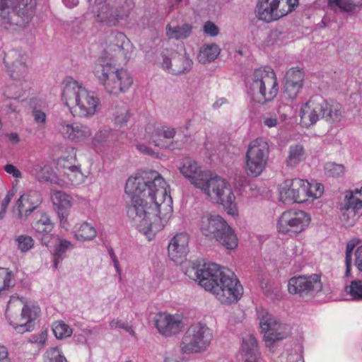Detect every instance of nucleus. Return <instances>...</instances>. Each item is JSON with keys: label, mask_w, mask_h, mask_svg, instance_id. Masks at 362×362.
<instances>
[{"label": "nucleus", "mask_w": 362, "mask_h": 362, "mask_svg": "<svg viewBox=\"0 0 362 362\" xmlns=\"http://www.w3.org/2000/svg\"><path fill=\"white\" fill-rule=\"evenodd\" d=\"M325 172L329 177H340L344 173V166L341 164L329 162L325 165Z\"/></svg>", "instance_id": "49530a36"}, {"label": "nucleus", "mask_w": 362, "mask_h": 362, "mask_svg": "<svg viewBox=\"0 0 362 362\" xmlns=\"http://www.w3.org/2000/svg\"><path fill=\"white\" fill-rule=\"evenodd\" d=\"M341 117L340 104L327 101L318 95L311 97L300 110L301 122L305 126L315 124L320 118L334 122L339 121Z\"/></svg>", "instance_id": "39448f33"}, {"label": "nucleus", "mask_w": 362, "mask_h": 362, "mask_svg": "<svg viewBox=\"0 0 362 362\" xmlns=\"http://www.w3.org/2000/svg\"><path fill=\"white\" fill-rule=\"evenodd\" d=\"M109 254H110L111 259L113 262L114 266H115L117 272L118 273H120L121 270L119 268V262H118L117 258L116 255H115L113 250L112 248L109 250Z\"/></svg>", "instance_id": "774afa93"}, {"label": "nucleus", "mask_w": 362, "mask_h": 362, "mask_svg": "<svg viewBox=\"0 0 362 362\" xmlns=\"http://www.w3.org/2000/svg\"><path fill=\"white\" fill-rule=\"evenodd\" d=\"M33 116L36 123L42 124L45 123L46 115L42 110L34 109L33 110Z\"/></svg>", "instance_id": "13d9d810"}, {"label": "nucleus", "mask_w": 362, "mask_h": 362, "mask_svg": "<svg viewBox=\"0 0 362 362\" xmlns=\"http://www.w3.org/2000/svg\"><path fill=\"white\" fill-rule=\"evenodd\" d=\"M13 197V194L8 193L6 196L3 199L1 204V211H0V219L4 218V214L6 211L7 207L11 200V198Z\"/></svg>", "instance_id": "052dcab7"}, {"label": "nucleus", "mask_w": 362, "mask_h": 362, "mask_svg": "<svg viewBox=\"0 0 362 362\" xmlns=\"http://www.w3.org/2000/svg\"><path fill=\"white\" fill-rule=\"evenodd\" d=\"M154 145L160 147L163 149H168L170 151L179 150L181 149L184 146V141L182 140H180L178 139H173L168 142L166 141H154Z\"/></svg>", "instance_id": "de8ad7c7"}, {"label": "nucleus", "mask_w": 362, "mask_h": 362, "mask_svg": "<svg viewBox=\"0 0 362 362\" xmlns=\"http://www.w3.org/2000/svg\"><path fill=\"white\" fill-rule=\"evenodd\" d=\"M18 243V249L22 252H26L30 250L34 245L33 239L28 235H21L16 238Z\"/></svg>", "instance_id": "8fccbe9b"}, {"label": "nucleus", "mask_w": 362, "mask_h": 362, "mask_svg": "<svg viewBox=\"0 0 362 362\" xmlns=\"http://www.w3.org/2000/svg\"><path fill=\"white\" fill-rule=\"evenodd\" d=\"M62 97L74 117H92L100 105V99L94 92L88 91L73 79L64 82Z\"/></svg>", "instance_id": "20e7f679"}, {"label": "nucleus", "mask_w": 362, "mask_h": 362, "mask_svg": "<svg viewBox=\"0 0 362 362\" xmlns=\"http://www.w3.org/2000/svg\"><path fill=\"white\" fill-rule=\"evenodd\" d=\"M4 170L8 174L12 175L13 177L19 178L22 177L21 172L13 165L6 164L4 167Z\"/></svg>", "instance_id": "4d7b16f0"}, {"label": "nucleus", "mask_w": 362, "mask_h": 362, "mask_svg": "<svg viewBox=\"0 0 362 362\" xmlns=\"http://www.w3.org/2000/svg\"><path fill=\"white\" fill-rule=\"evenodd\" d=\"M70 153H71L70 156H66H66H63V157H61L59 159V164L61 166H62V164L61 163L60 161H61V159H62V158H65L66 159L65 163H66V165H71V162H72L73 164H76L75 163H76V151H75V149L74 148H71Z\"/></svg>", "instance_id": "e2e57ef3"}, {"label": "nucleus", "mask_w": 362, "mask_h": 362, "mask_svg": "<svg viewBox=\"0 0 362 362\" xmlns=\"http://www.w3.org/2000/svg\"><path fill=\"white\" fill-rule=\"evenodd\" d=\"M56 241L58 243L55 245V250L53 255V267L57 269L59 264L63 259L64 255L71 246V243L70 241L59 238H57Z\"/></svg>", "instance_id": "e433bc0d"}, {"label": "nucleus", "mask_w": 362, "mask_h": 362, "mask_svg": "<svg viewBox=\"0 0 362 362\" xmlns=\"http://www.w3.org/2000/svg\"><path fill=\"white\" fill-rule=\"evenodd\" d=\"M213 338L211 330L205 325H192L185 332L180 349L184 354L199 353L210 345Z\"/></svg>", "instance_id": "f8f14e48"}, {"label": "nucleus", "mask_w": 362, "mask_h": 362, "mask_svg": "<svg viewBox=\"0 0 362 362\" xmlns=\"http://www.w3.org/2000/svg\"><path fill=\"white\" fill-rule=\"evenodd\" d=\"M15 280L13 279L11 272L8 269H0V295L10 287L13 286Z\"/></svg>", "instance_id": "ea45409f"}, {"label": "nucleus", "mask_w": 362, "mask_h": 362, "mask_svg": "<svg viewBox=\"0 0 362 362\" xmlns=\"http://www.w3.org/2000/svg\"><path fill=\"white\" fill-rule=\"evenodd\" d=\"M187 274L198 281L199 285L211 292L223 304L236 303L243 295V288L234 273L215 263L204 264L201 269L193 266Z\"/></svg>", "instance_id": "f03ea898"}, {"label": "nucleus", "mask_w": 362, "mask_h": 362, "mask_svg": "<svg viewBox=\"0 0 362 362\" xmlns=\"http://www.w3.org/2000/svg\"><path fill=\"white\" fill-rule=\"evenodd\" d=\"M40 312L38 307L30 308L28 305H25L22 308L19 325L11 324L14 329L18 333L23 334L25 332H30L33 329L32 321L34 320L37 313Z\"/></svg>", "instance_id": "c85d7f7f"}, {"label": "nucleus", "mask_w": 362, "mask_h": 362, "mask_svg": "<svg viewBox=\"0 0 362 362\" xmlns=\"http://www.w3.org/2000/svg\"><path fill=\"white\" fill-rule=\"evenodd\" d=\"M95 75L110 94L117 95L129 88L133 79L124 69H118L113 62L103 61L96 65Z\"/></svg>", "instance_id": "0eeeda50"}, {"label": "nucleus", "mask_w": 362, "mask_h": 362, "mask_svg": "<svg viewBox=\"0 0 362 362\" xmlns=\"http://www.w3.org/2000/svg\"><path fill=\"white\" fill-rule=\"evenodd\" d=\"M354 264L358 270L362 272V245L359 246L355 251Z\"/></svg>", "instance_id": "bf43d9fd"}, {"label": "nucleus", "mask_w": 362, "mask_h": 362, "mask_svg": "<svg viewBox=\"0 0 362 362\" xmlns=\"http://www.w3.org/2000/svg\"><path fill=\"white\" fill-rule=\"evenodd\" d=\"M21 93L15 94L13 95H10L8 97V98H6L3 100L2 107L6 112H15L16 111V103H18L16 100L21 96Z\"/></svg>", "instance_id": "603ef678"}, {"label": "nucleus", "mask_w": 362, "mask_h": 362, "mask_svg": "<svg viewBox=\"0 0 362 362\" xmlns=\"http://www.w3.org/2000/svg\"><path fill=\"white\" fill-rule=\"evenodd\" d=\"M305 159V150L302 145L296 144L289 147L286 160L287 166L295 167Z\"/></svg>", "instance_id": "f704fd0d"}, {"label": "nucleus", "mask_w": 362, "mask_h": 362, "mask_svg": "<svg viewBox=\"0 0 362 362\" xmlns=\"http://www.w3.org/2000/svg\"><path fill=\"white\" fill-rule=\"evenodd\" d=\"M259 325L267 347H272L276 342L286 338L291 332L288 325L280 323L267 313L261 317Z\"/></svg>", "instance_id": "2eb2a0df"}, {"label": "nucleus", "mask_w": 362, "mask_h": 362, "mask_svg": "<svg viewBox=\"0 0 362 362\" xmlns=\"http://www.w3.org/2000/svg\"><path fill=\"white\" fill-rule=\"evenodd\" d=\"M112 139V133L110 129L100 130L95 136V141L99 144L109 141Z\"/></svg>", "instance_id": "5fc2aeb1"}, {"label": "nucleus", "mask_w": 362, "mask_h": 362, "mask_svg": "<svg viewBox=\"0 0 362 362\" xmlns=\"http://www.w3.org/2000/svg\"><path fill=\"white\" fill-rule=\"evenodd\" d=\"M32 176L40 182L52 181V170L43 162L35 163L29 170Z\"/></svg>", "instance_id": "2f4dec72"}, {"label": "nucleus", "mask_w": 362, "mask_h": 362, "mask_svg": "<svg viewBox=\"0 0 362 362\" xmlns=\"http://www.w3.org/2000/svg\"><path fill=\"white\" fill-rule=\"evenodd\" d=\"M59 132L65 139L74 141H83L92 134L88 126L81 124H62Z\"/></svg>", "instance_id": "bb28decb"}, {"label": "nucleus", "mask_w": 362, "mask_h": 362, "mask_svg": "<svg viewBox=\"0 0 362 362\" xmlns=\"http://www.w3.org/2000/svg\"><path fill=\"white\" fill-rule=\"evenodd\" d=\"M308 186V180L299 178L286 180L280 189V200L284 203L306 202Z\"/></svg>", "instance_id": "aec40b11"}, {"label": "nucleus", "mask_w": 362, "mask_h": 362, "mask_svg": "<svg viewBox=\"0 0 362 362\" xmlns=\"http://www.w3.org/2000/svg\"><path fill=\"white\" fill-rule=\"evenodd\" d=\"M269 146L263 139L251 141L246 153V172L248 175L256 177L259 176L267 165Z\"/></svg>", "instance_id": "ddd939ff"}, {"label": "nucleus", "mask_w": 362, "mask_h": 362, "mask_svg": "<svg viewBox=\"0 0 362 362\" xmlns=\"http://www.w3.org/2000/svg\"><path fill=\"white\" fill-rule=\"evenodd\" d=\"M53 332L57 339L70 337L72 334L71 328L64 322H56L53 325Z\"/></svg>", "instance_id": "37998d69"}, {"label": "nucleus", "mask_w": 362, "mask_h": 362, "mask_svg": "<svg viewBox=\"0 0 362 362\" xmlns=\"http://www.w3.org/2000/svg\"><path fill=\"white\" fill-rule=\"evenodd\" d=\"M264 124L271 128L276 127L278 124V120L276 117H266L264 120Z\"/></svg>", "instance_id": "338daca9"}, {"label": "nucleus", "mask_w": 362, "mask_h": 362, "mask_svg": "<svg viewBox=\"0 0 362 362\" xmlns=\"http://www.w3.org/2000/svg\"><path fill=\"white\" fill-rule=\"evenodd\" d=\"M180 170L197 188L222 204L228 214L236 212L235 197L231 186L224 179L218 175L211 177L208 173L200 170L197 162L190 158L183 160Z\"/></svg>", "instance_id": "7ed1b4c3"}, {"label": "nucleus", "mask_w": 362, "mask_h": 362, "mask_svg": "<svg viewBox=\"0 0 362 362\" xmlns=\"http://www.w3.org/2000/svg\"><path fill=\"white\" fill-rule=\"evenodd\" d=\"M322 289L320 276L317 274L294 276L290 279L288 284V290L290 293L298 294L302 297L314 296Z\"/></svg>", "instance_id": "f3484780"}, {"label": "nucleus", "mask_w": 362, "mask_h": 362, "mask_svg": "<svg viewBox=\"0 0 362 362\" xmlns=\"http://www.w3.org/2000/svg\"><path fill=\"white\" fill-rule=\"evenodd\" d=\"M161 65L164 70L168 73L180 75L188 73L192 68L193 62L186 53L177 52H163L161 54Z\"/></svg>", "instance_id": "6ab92c4d"}, {"label": "nucleus", "mask_w": 362, "mask_h": 362, "mask_svg": "<svg viewBox=\"0 0 362 362\" xmlns=\"http://www.w3.org/2000/svg\"><path fill=\"white\" fill-rule=\"evenodd\" d=\"M154 324L159 333L165 337H171L180 332L184 327L179 315L159 313L154 317Z\"/></svg>", "instance_id": "4be33fe9"}, {"label": "nucleus", "mask_w": 362, "mask_h": 362, "mask_svg": "<svg viewBox=\"0 0 362 362\" xmlns=\"http://www.w3.org/2000/svg\"><path fill=\"white\" fill-rule=\"evenodd\" d=\"M189 236L187 233L176 234L168 244V256L171 260L180 263L188 252Z\"/></svg>", "instance_id": "393cba45"}, {"label": "nucleus", "mask_w": 362, "mask_h": 362, "mask_svg": "<svg viewBox=\"0 0 362 362\" xmlns=\"http://www.w3.org/2000/svg\"><path fill=\"white\" fill-rule=\"evenodd\" d=\"M167 188L165 180L155 170L127 180L125 192L132 198L127 205V216L143 233L155 234L164 228L160 215L167 216L173 211Z\"/></svg>", "instance_id": "f257e3e1"}, {"label": "nucleus", "mask_w": 362, "mask_h": 362, "mask_svg": "<svg viewBox=\"0 0 362 362\" xmlns=\"http://www.w3.org/2000/svg\"><path fill=\"white\" fill-rule=\"evenodd\" d=\"M328 6L332 8L337 7L344 12H351L356 8H361L362 1L356 4L354 0H328Z\"/></svg>", "instance_id": "58836bf2"}, {"label": "nucleus", "mask_w": 362, "mask_h": 362, "mask_svg": "<svg viewBox=\"0 0 362 362\" xmlns=\"http://www.w3.org/2000/svg\"><path fill=\"white\" fill-rule=\"evenodd\" d=\"M95 75L110 94L117 95L129 88L133 79L124 69H118L113 62L103 61L96 65Z\"/></svg>", "instance_id": "6e6552de"}, {"label": "nucleus", "mask_w": 362, "mask_h": 362, "mask_svg": "<svg viewBox=\"0 0 362 362\" xmlns=\"http://www.w3.org/2000/svg\"><path fill=\"white\" fill-rule=\"evenodd\" d=\"M136 148L142 153L152 156L155 155L154 151L151 148H149L148 146H147L144 144L136 145Z\"/></svg>", "instance_id": "69168bd1"}, {"label": "nucleus", "mask_w": 362, "mask_h": 362, "mask_svg": "<svg viewBox=\"0 0 362 362\" xmlns=\"http://www.w3.org/2000/svg\"><path fill=\"white\" fill-rule=\"evenodd\" d=\"M346 291L351 296L353 299L362 300V280L351 281L350 286H346Z\"/></svg>", "instance_id": "09e8293b"}, {"label": "nucleus", "mask_w": 362, "mask_h": 362, "mask_svg": "<svg viewBox=\"0 0 362 362\" xmlns=\"http://www.w3.org/2000/svg\"><path fill=\"white\" fill-rule=\"evenodd\" d=\"M27 55L18 50L11 49L5 53L4 62L10 77L17 81H25L28 68L26 64Z\"/></svg>", "instance_id": "a211bd4d"}, {"label": "nucleus", "mask_w": 362, "mask_h": 362, "mask_svg": "<svg viewBox=\"0 0 362 362\" xmlns=\"http://www.w3.org/2000/svg\"><path fill=\"white\" fill-rule=\"evenodd\" d=\"M37 235V238L41 240V243L42 245L49 247V243L52 240H57V237L52 236V234L49 233H42L41 235Z\"/></svg>", "instance_id": "0e129e2a"}, {"label": "nucleus", "mask_w": 362, "mask_h": 362, "mask_svg": "<svg viewBox=\"0 0 362 362\" xmlns=\"http://www.w3.org/2000/svg\"><path fill=\"white\" fill-rule=\"evenodd\" d=\"M45 362H67L58 347H52L47 350L44 355Z\"/></svg>", "instance_id": "79ce46f5"}, {"label": "nucleus", "mask_w": 362, "mask_h": 362, "mask_svg": "<svg viewBox=\"0 0 362 362\" xmlns=\"http://www.w3.org/2000/svg\"><path fill=\"white\" fill-rule=\"evenodd\" d=\"M33 0H0V27L6 30L24 26L31 19Z\"/></svg>", "instance_id": "9d476101"}, {"label": "nucleus", "mask_w": 362, "mask_h": 362, "mask_svg": "<svg viewBox=\"0 0 362 362\" xmlns=\"http://www.w3.org/2000/svg\"><path fill=\"white\" fill-rule=\"evenodd\" d=\"M310 217L303 211L290 210L284 212L278 221V229L282 233L297 234L309 225Z\"/></svg>", "instance_id": "dca6fc26"}, {"label": "nucleus", "mask_w": 362, "mask_h": 362, "mask_svg": "<svg viewBox=\"0 0 362 362\" xmlns=\"http://www.w3.org/2000/svg\"><path fill=\"white\" fill-rule=\"evenodd\" d=\"M302 87L303 86L293 83V82L290 83L284 81L283 91L284 96L288 100H293L297 97Z\"/></svg>", "instance_id": "c03bdc74"}, {"label": "nucleus", "mask_w": 362, "mask_h": 362, "mask_svg": "<svg viewBox=\"0 0 362 362\" xmlns=\"http://www.w3.org/2000/svg\"><path fill=\"white\" fill-rule=\"evenodd\" d=\"M192 25L188 23H185L181 25L171 26L168 25L166 26V34L170 38L175 40H184L189 37L192 34Z\"/></svg>", "instance_id": "72a5a7b5"}, {"label": "nucleus", "mask_w": 362, "mask_h": 362, "mask_svg": "<svg viewBox=\"0 0 362 362\" xmlns=\"http://www.w3.org/2000/svg\"><path fill=\"white\" fill-rule=\"evenodd\" d=\"M130 117V114L128 110H124L123 112L116 115L115 122L121 125L124 124L127 122Z\"/></svg>", "instance_id": "680f3d73"}, {"label": "nucleus", "mask_w": 362, "mask_h": 362, "mask_svg": "<svg viewBox=\"0 0 362 362\" xmlns=\"http://www.w3.org/2000/svg\"><path fill=\"white\" fill-rule=\"evenodd\" d=\"M33 229L38 235L42 233H49L53 229V223L46 213H41L40 218L33 225Z\"/></svg>", "instance_id": "4c0bfd02"}, {"label": "nucleus", "mask_w": 362, "mask_h": 362, "mask_svg": "<svg viewBox=\"0 0 362 362\" xmlns=\"http://www.w3.org/2000/svg\"><path fill=\"white\" fill-rule=\"evenodd\" d=\"M307 199L308 198L317 199L322 196L324 192V187L320 183L312 184L308 182V186L306 187Z\"/></svg>", "instance_id": "3c124183"}, {"label": "nucleus", "mask_w": 362, "mask_h": 362, "mask_svg": "<svg viewBox=\"0 0 362 362\" xmlns=\"http://www.w3.org/2000/svg\"><path fill=\"white\" fill-rule=\"evenodd\" d=\"M242 351L246 356L245 362H257L259 350L257 341L253 335L250 334L243 339Z\"/></svg>", "instance_id": "7c9ffc66"}, {"label": "nucleus", "mask_w": 362, "mask_h": 362, "mask_svg": "<svg viewBox=\"0 0 362 362\" xmlns=\"http://www.w3.org/2000/svg\"><path fill=\"white\" fill-rule=\"evenodd\" d=\"M251 81L248 93L253 101L265 104L277 95L279 84L276 74L271 67L255 69Z\"/></svg>", "instance_id": "423d86ee"}, {"label": "nucleus", "mask_w": 362, "mask_h": 362, "mask_svg": "<svg viewBox=\"0 0 362 362\" xmlns=\"http://www.w3.org/2000/svg\"><path fill=\"white\" fill-rule=\"evenodd\" d=\"M204 31L206 34L215 37L218 34V28L211 21H207L204 25Z\"/></svg>", "instance_id": "6e6d98bb"}, {"label": "nucleus", "mask_w": 362, "mask_h": 362, "mask_svg": "<svg viewBox=\"0 0 362 362\" xmlns=\"http://www.w3.org/2000/svg\"><path fill=\"white\" fill-rule=\"evenodd\" d=\"M201 230L204 235L215 238L228 250H233L238 245L233 230L218 215H204L202 218Z\"/></svg>", "instance_id": "9b49d317"}, {"label": "nucleus", "mask_w": 362, "mask_h": 362, "mask_svg": "<svg viewBox=\"0 0 362 362\" xmlns=\"http://www.w3.org/2000/svg\"><path fill=\"white\" fill-rule=\"evenodd\" d=\"M42 202L41 194L37 190H29L23 194L16 202L18 217L28 216Z\"/></svg>", "instance_id": "b1692460"}, {"label": "nucleus", "mask_w": 362, "mask_h": 362, "mask_svg": "<svg viewBox=\"0 0 362 362\" xmlns=\"http://www.w3.org/2000/svg\"><path fill=\"white\" fill-rule=\"evenodd\" d=\"M95 75L110 94L117 95L129 88L133 79L124 69H118L113 62L103 61L96 65Z\"/></svg>", "instance_id": "1a4fd4ad"}, {"label": "nucleus", "mask_w": 362, "mask_h": 362, "mask_svg": "<svg viewBox=\"0 0 362 362\" xmlns=\"http://www.w3.org/2000/svg\"><path fill=\"white\" fill-rule=\"evenodd\" d=\"M96 234L95 228L86 222L79 224L75 231L76 238L83 242L93 240L96 236Z\"/></svg>", "instance_id": "c9c22d12"}, {"label": "nucleus", "mask_w": 362, "mask_h": 362, "mask_svg": "<svg viewBox=\"0 0 362 362\" xmlns=\"http://www.w3.org/2000/svg\"><path fill=\"white\" fill-rule=\"evenodd\" d=\"M362 209V187L360 191L356 190L354 194L349 192L345 196L344 206L341 207V219L346 226H354L361 214Z\"/></svg>", "instance_id": "412c9836"}, {"label": "nucleus", "mask_w": 362, "mask_h": 362, "mask_svg": "<svg viewBox=\"0 0 362 362\" xmlns=\"http://www.w3.org/2000/svg\"><path fill=\"white\" fill-rule=\"evenodd\" d=\"M220 48L216 44L204 45L199 50L197 56L198 61L203 64L214 61L219 55Z\"/></svg>", "instance_id": "473e14b6"}, {"label": "nucleus", "mask_w": 362, "mask_h": 362, "mask_svg": "<svg viewBox=\"0 0 362 362\" xmlns=\"http://www.w3.org/2000/svg\"><path fill=\"white\" fill-rule=\"evenodd\" d=\"M175 134V129L166 126L154 127L153 124H149L146 127V136L153 144L154 141H164L161 137L165 139H173Z\"/></svg>", "instance_id": "c756f323"}, {"label": "nucleus", "mask_w": 362, "mask_h": 362, "mask_svg": "<svg viewBox=\"0 0 362 362\" xmlns=\"http://www.w3.org/2000/svg\"><path fill=\"white\" fill-rule=\"evenodd\" d=\"M125 39L126 36L124 33L112 32L106 40L107 45L105 50V54L100 59V63H103L104 60L106 62H114V57L124 49Z\"/></svg>", "instance_id": "a878e982"}, {"label": "nucleus", "mask_w": 362, "mask_h": 362, "mask_svg": "<svg viewBox=\"0 0 362 362\" xmlns=\"http://www.w3.org/2000/svg\"><path fill=\"white\" fill-rule=\"evenodd\" d=\"M60 162L62 164V167L66 170L64 173L67 175L69 180L73 184L76 182L78 177H81V175L79 165L73 164L72 163L71 165H66L65 163V158L61 159Z\"/></svg>", "instance_id": "a19ab883"}, {"label": "nucleus", "mask_w": 362, "mask_h": 362, "mask_svg": "<svg viewBox=\"0 0 362 362\" xmlns=\"http://www.w3.org/2000/svg\"><path fill=\"white\" fill-rule=\"evenodd\" d=\"M304 74L300 69H290L286 74L284 81L303 86Z\"/></svg>", "instance_id": "a18cd8bd"}, {"label": "nucleus", "mask_w": 362, "mask_h": 362, "mask_svg": "<svg viewBox=\"0 0 362 362\" xmlns=\"http://www.w3.org/2000/svg\"><path fill=\"white\" fill-rule=\"evenodd\" d=\"M110 326L111 328H121L124 329L126 332H129L131 335L134 336L135 332L132 329V325H129L127 321H123L119 318L113 319L110 322Z\"/></svg>", "instance_id": "864d4df0"}, {"label": "nucleus", "mask_w": 362, "mask_h": 362, "mask_svg": "<svg viewBox=\"0 0 362 362\" xmlns=\"http://www.w3.org/2000/svg\"><path fill=\"white\" fill-rule=\"evenodd\" d=\"M122 0H95L93 12L95 21L108 26H115L124 16Z\"/></svg>", "instance_id": "4468645a"}, {"label": "nucleus", "mask_w": 362, "mask_h": 362, "mask_svg": "<svg viewBox=\"0 0 362 362\" xmlns=\"http://www.w3.org/2000/svg\"><path fill=\"white\" fill-rule=\"evenodd\" d=\"M280 0H259L255 13L258 19L269 23L279 19L286 12L279 10Z\"/></svg>", "instance_id": "5701e85b"}, {"label": "nucleus", "mask_w": 362, "mask_h": 362, "mask_svg": "<svg viewBox=\"0 0 362 362\" xmlns=\"http://www.w3.org/2000/svg\"><path fill=\"white\" fill-rule=\"evenodd\" d=\"M51 199L57 211L61 223L65 221L68 215L67 211L72 206V198L62 191H52Z\"/></svg>", "instance_id": "cd10ccee"}]
</instances>
